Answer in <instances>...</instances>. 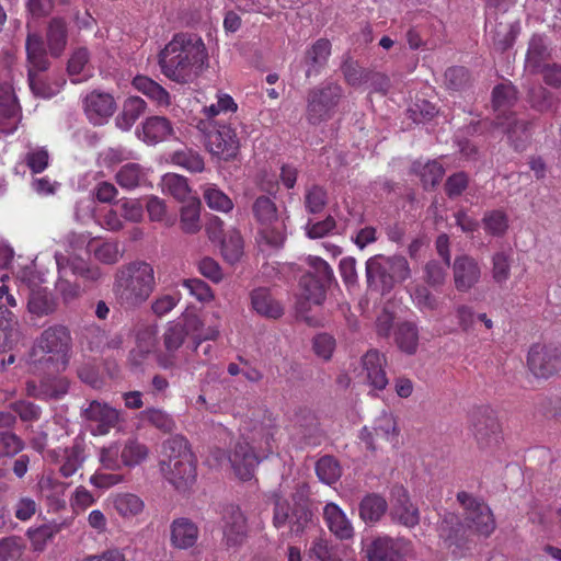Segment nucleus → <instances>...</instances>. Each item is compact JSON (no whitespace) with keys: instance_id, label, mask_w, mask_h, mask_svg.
Masks as SVG:
<instances>
[{"instance_id":"ea45409f","label":"nucleus","mask_w":561,"mask_h":561,"mask_svg":"<svg viewBox=\"0 0 561 561\" xmlns=\"http://www.w3.org/2000/svg\"><path fill=\"white\" fill-rule=\"evenodd\" d=\"M122 463L127 468H135L147 460L149 448L137 438H128L121 449Z\"/></svg>"},{"instance_id":"ddd939ff","label":"nucleus","mask_w":561,"mask_h":561,"mask_svg":"<svg viewBox=\"0 0 561 561\" xmlns=\"http://www.w3.org/2000/svg\"><path fill=\"white\" fill-rule=\"evenodd\" d=\"M197 128L205 134V146L211 156L228 161L238 154L239 138L230 125L215 124L208 127L201 121Z\"/></svg>"},{"instance_id":"e2e57ef3","label":"nucleus","mask_w":561,"mask_h":561,"mask_svg":"<svg viewBox=\"0 0 561 561\" xmlns=\"http://www.w3.org/2000/svg\"><path fill=\"white\" fill-rule=\"evenodd\" d=\"M492 278L493 280L502 285L511 276V254L505 252H496L492 256Z\"/></svg>"},{"instance_id":"4d7b16f0","label":"nucleus","mask_w":561,"mask_h":561,"mask_svg":"<svg viewBox=\"0 0 561 561\" xmlns=\"http://www.w3.org/2000/svg\"><path fill=\"white\" fill-rule=\"evenodd\" d=\"M172 162L190 172H202L205 163L199 153L191 149L175 151L171 157Z\"/></svg>"},{"instance_id":"7c9ffc66","label":"nucleus","mask_w":561,"mask_h":561,"mask_svg":"<svg viewBox=\"0 0 561 561\" xmlns=\"http://www.w3.org/2000/svg\"><path fill=\"white\" fill-rule=\"evenodd\" d=\"M252 309L262 317L277 319L284 312L283 306L272 296L267 288H256L251 291Z\"/></svg>"},{"instance_id":"a878e982","label":"nucleus","mask_w":561,"mask_h":561,"mask_svg":"<svg viewBox=\"0 0 561 561\" xmlns=\"http://www.w3.org/2000/svg\"><path fill=\"white\" fill-rule=\"evenodd\" d=\"M55 462L64 478L73 476L85 460L83 448L79 444L71 447L58 448L53 451Z\"/></svg>"},{"instance_id":"680f3d73","label":"nucleus","mask_w":561,"mask_h":561,"mask_svg":"<svg viewBox=\"0 0 561 561\" xmlns=\"http://www.w3.org/2000/svg\"><path fill=\"white\" fill-rule=\"evenodd\" d=\"M318 478L325 484H332L341 477V467L331 456L321 457L316 465Z\"/></svg>"},{"instance_id":"7ed1b4c3","label":"nucleus","mask_w":561,"mask_h":561,"mask_svg":"<svg viewBox=\"0 0 561 561\" xmlns=\"http://www.w3.org/2000/svg\"><path fill=\"white\" fill-rule=\"evenodd\" d=\"M457 501L463 510L461 522L455 513H446L438 524L439 537L449 545L460 546L471 534L489 537L495 529L490 507L472 494L461 491Z\"/></svg>"},{"instance_id":"864d4df0","label":"nucleus","mask_w":561,"mask_h":561,"mask_svg":"<svg viewBox=\"0 0 561 561\" xmlns=\"http://www.w3.org/2000/svg\"><path fill=\"white\" fill-rule=\"evenodd\" d=\"M413 171L421 178L425 187L435 186L443 179L445 170L437 161H428L422 164L420 161L413 163Z\"/></svg>"},{"instance_id":"f8f14e48","label":"nucleus","mask_w":561,"mask_h":561,"mask_svg":"<svg viewBox=\"0 0 561 561\" xmlns=\"http://www.w3.org/2000/svg\"><path fill=\"white\" fill-rule=\"evenodd\" d=\"M252 210L260 225V242H265L272 248L280 247L284 243L285 236L274 202L270 197L260 196L254 201Z\"/></svg>"},{"instance_id":"f704fd0d","label":"nucleus","mask_w":561,"mask_h":561,"mask_svg":"<svg viewBox=\"0 0 561 561\" xmlns=\"http://www.w3.org/2000/svg\"><path fill=\"white\" fill-rule=\"evenodd\" d=\"M110 500L116 513L125 519L140 515L145 508L144 501L134 493H115L110 496Z\"/></svg>"},{"instance_id":"9d476101","label":"nucleus","mask_w":561,"mask_h":561,"mask_svg":"<svg viewBox=\"0 0 561 561\" xmlns=\"http://www.w3.org/2000/svg\"><path fill=\"white\" fill-rule=\"evenodd\" d=\"M91 239L92 238H90L88 234L75 232H71L65 237L64 242L67 247L68 254L61 252L55 253L56 264L61 277L67 274L68 268H70L73 274L87 279L96 280L101 277L102 272L99 267L89 266L83 261L72 257V255H75L78 250L83 248L89 252V243Z\"/></svg>"},{"instance_id":"a19ab883","label":"nucleus","mask_w":561,"mask_h":561,"mask_svg":"<svg viewBox=\"0 0 561 561\" xmlns=\"http://www.w3.org/2000/svg\"><path fill=\"white\" fill-rule=\"evenodd\" d=\"M331 54V43L328 39H318L307 51V77L319 73L327 64Z\"/></svg>"},{"instance_id":"473e14b6","label":"nucleus","mask_w":561,"mask_h":561,"mask_svg":"<svg viewBox=\"0 0 561 561\" xmlns=\"http://www.w3.org/2000/svg\"><path fill=\"white\" fill-rule=\"evenodd\" d=\"M21 336L20 324L14 313L0 306V350L11 348Z\"/></svg>"},{"instance_id":"37998d69","label":"nucleus","mask_w":561,"mask_h":561,"mask_svg":"<svg viewBox=\"0 0 561 561\" xmlns=\"http://www.w3.org/2000/svg\"><path fill=\"white\" fill-rule=\"evenodd\" d=\"M202 194L207 206L216 211L229 213L233 209L232 199L216 184L206 183L201 186Z\"/></svg>"},{"instance_id":"09e8293b","label":"nucleus","mask_w":561,"mask_h":561,"mask_svg":"<svg viewBox=\"0 0 561 561\" xmlns=\"http://www.w3.org/2000/svg\"><path fill=\"white\" fill-rule=\"evenodd\" d=\"M147 104L139 96L128 98L123 106V112L117 118V125L125 130H128L134 123L146 111Z\"/></svg>"},{"instance_id":"412c9836","label":"nucleus","mask_w":561,"mask_h":561,"mask_svg":"<svg viewBox=\"0 0 561 561\" xmlns=\"http://www.w3.org/2000/svg\"><path fill=\"white\" fill-rule=\"evenodd\" d=\"M224 543L228 548L241 546L248 536L247 519L238 506L229 505L222 513Z\"/></svg>"},{"instance_id":"e433bc0d","label":"nucleus","mask_w":561,"mask_h":561,"mask_svg":"<svg viewBox=\"0 0 561 561\" xmlns=\"http://www.w3.org/2000/svg\"><path fill=\"white\" fill-rule=\"evenodd\" d=\"M133 87L159 106H168L170 104L169 92L162 85L146 76H136L133 79Z\"/></svg>"},{"instance_id":"bb28decb","label":"nucleus","mask_w":561,"mask_h":561,"mask_svg":"<svg viewBox=\"0 0 561 561\" xmlns=\"http://www.w3.org/2000/svg\"><path fill=\"white\" fill-rule=\"evenodd\" d=\"M393 494L392 517L407 527L417 525L420 520L419 510L410 502L407 491L403 488H398Z\"/></svg>"},{"instance_id":"5fc2aeb1","label":"nucleus","mask_w":561,"mask_h":561,"mask_svg":"<svg viewBox=\"0 0 561 561\" xmlns=\"http://www.w3.org/2000/svg\"><path fill=\"white\" fill-rule=\"evenodd\" d=\"M375 436L380 437L387 442L396 443L399 435L397 421L394 416L383 411L374 422L373 426Z\"/></svg>"},{"instance_id":"a18cd8bd","label":"nucleus","mask_w":561,"mask_h":561,"mask_svg":"<svg viewBox=\"0 0 561 561\" xmlns=\"http://www.w3.org/2000/svg\"><path fill=\"white\" fill-rule=\"evenodd\" d=\"M161 190L164 194L171 195L176 201L184 203L192 197L191 188L186 178L176 173H167L161 179Z\"/></svg>"},{"instance_id":"4468645a","label":"nucleus","mask_w":561,"mask_h":561,"mask_svg":"<svg viewBox=\"0 0 561 561\" xmlns=\"http://www.w3.org/2000/svg\"><path fill=\"white\" fill-rule=\"evenodd\" d=\"M310 272L301 277L302 296L313 305H321L325 299L327 286L333 279V271L330 265L319 256H309Z\"/></svg>"},{"instance_id":"cd10ccee","label":"nucleus","mask_w":561,"mask_h":561,"mask_svg":"<svg viewBox=\"0 0 561 561\" xmlns=\"http://www.w3.org/2000/svg\"><path fill=\"white\" fill-rule=\"evenodd\" d=\"M492 95L493 107L496 113L495 124L504 125V119H510L511 115H514L510 110L517 99L516 90L510 83H502L494 88Z\"/></svg>"},{"instance_id":"39448f33","label":"nucleus","mask_w":561,"mask_h":561,"mask_svg":"<svg viewBox=\"0 0 561 561\" xmlns=\"http://www.w3.org/2000/svg\"><path fill=\"white\" fill-rule=\"evenodd\" d=\"M154 286L152 265L144 261H135L117 270L114 293L122 305L138 306L149 298Z\"/></svg>"},{"instance_id":"c03bdc74","label":"nucleus","mask_w":561,"mask_h":561,"mask_svg":"<svg viewBox=\"0 0 561 561\" xmlns=\"http://www.w3.org/2000/svg\"><path fill=\"white\" fill-rule=\"evenodd\" d=\"M202 203L197 197H190L181 208L180 224L186 233H195L201 229Z\"/></svg>"},{"instance_id":"0e129e2a","label":"nucleus","mask_w":561,"mask_h":561,"mask_svg":"<svg viewBox=\"0 0 561 561\" xmlns=\"http://www.w3.org/2000/svg\"><path fill=\"white\" fill-rule=\"evenodd\" d=\"M99 461L104 470L117 471L124 465L122 463L121 448L117 443L102 447L99 450Z\"/></svg>"},{"instance_id":"20e7f679","label":"nucleus","mask_w":561,"mask_h":561,"mask_svg":"<svg viewBox=\"0 0 561 561\" xmlns=\"http://www.w3.org/2000/svg\"><path fill=\"white\" fill-rule=\"evenodd\" d=\"M72 336L68 327L54 324L46 328L35 340L30 353L31 369L36 373L64 371L72 354Z\"/></svg>"},{"instance_id":"423d86ee","label":"nucleus","mask_w":561,"mask_h":561,"mask_svg":"<svg viewBox=\"0 0 561 561\" xmlns=\"http://www.w3.org/2000/svg\"><path fill=\"white\" fill-rule=\"evenodd\" d=\"M160 468L163 477L178 490L186 489L196 478V459L183 436L163 443Z\"/></svg>"},{"instance_id":"393cba45","label":"nucleus","mask_w":561,"mask_h":561,"mask_svg":"<svg viewBox=\"0 0 561 561\" xmlns=\"http://www.w3.org/2000/svg\"><path fill=\"white\" fill-rule=\"evenodd\" d=\"M323 518L330 531L341 540L354 536V527L345 512L335 503H327L323 507Z\"/></svg>"},{"instance_id":"052dcab7","label":"nucleus","mask_w":561,"mask_h":561,"mask_svg":"<svg viewBox=\"0 0 561 561\" xmlns=\"http://www.w3.org/2000/svg\"><path fill=\"white\" fill-rule=\"evenodd\" d=\"M482 222L486 233L492 236H503L508 229V217L500 209L486 211Z\"/></svg>"},{"instance_id":"603ef678","label":"nucleus","mask_w":561,"mask_h":561,"mask_svg":"<svg viewBox=\"0 0 561 561\" xmlns=\"http://www.w3.org/2000/svg\"><path fill=\"white\" fill-rule=\"evenodd\" d=\"M238 110V104L227 93H218L217 102L211 103L203 108V114L207 121H204L208 127L214 126L216 123L213 121L216 116L222 113H234Z\"/></svg>"},{"instance_id":"69168bd1","label":"nucleus","mask_w":561,"mask_h":561,"mask_svg":"<svg viewBox=\"0 0 561 561\" xmlns=\"http://www.w3.org/2000/svg\"><path fill=\"white\" fill-rule=\"evenodd\" d=\"M528 101L531 107L539 112L549 111L556 104L553 94L541 85H537L529 90Z\"/></svg>"},{"instance_id":"774afa93","label":"nucleus","mask_w":561,"mask_h":561,"mask_svg":"<svg viewBox=\"0 0 561 561\" xmlns=\"http://www.w3.org/2000/svg\"><path fill=\"white\" fill-rule=\"evenodd\" d=\"M345 81L352 87L368 82L369 70L362 68L356 61L347 58L342 65Z\"/></svg>"},{"instance_id":"c9c22d12","label":"nucleus","mask_w":561,"mask_h":561,"mask_svg":"<svg viewBox=\"0 0 561 561\" xmlns=\"http://www.w3.org/2000/svg\"><path fill=\"white\" fill-rule=\"evenodd\" d=\"M388 510L386 499L377 493L365 495L359 503V517L366 524H375L381 519Z\"/></svg>"},{"instance_id":"338daca9","label":"nucleus","mask_w":561,"mask_h":561,"mask_svg":"<svg viewBox=\"0 0 561 561\" xmlns=\"http://www.w3.org/2000/svg\"><path fill=\"white\" fill-rule=\"evenodd\" d=\"M328 203L327 191L319 186L313 185L309 187L305 193V206L306 209L311 214L321 213Z\"/></svg>"},{"instance_id":"49530a36","label":"nucleus","mask_w":561,"mask_h":561,"mask_svg":"<svg viewBox=\"0 0 561 561\" xmlns=\"http://www.w3.org/2000/svg\"><path fill=\"white\" fill-rule=\"evenodd\" d=\"M89 253L103 264H115L122 256L117 242L101 241L98 238L90 240Z\"/></svg>"},{"instance_id":"79ce46f5","label":"nucleus","mask_w":561,"mask_h":561,"mask_svg":"<svg viewBox=\"0 0 561 561\" xmlns=\"http://www.w3.org/2000/svg\"><path fill=\"white\" fill-rule=\"evenodd\" d=\"M115 179L122 188L133 190L147 181V170L138 163H126L117 171Z\"/></svg>"},{"instance_id":"f03ea898","label":"nucleus","mask_w":561,"mask_h":561,"mask_svg":"<svg viewBox=\"0 0 561 561\" xmlns=\"http://www.w3.org/2000/svg\"><path fill=\"white\" fill-rule=\"evenodd\" d=\"M158 62L169 80L186 84L196 80L207 67L208 53L199 36L180 33L159 53Z\"/></svg>"},{"instance_id":"bf43d9fd","label":"nucleus","mask_w":561,"mask_h":561,"mask_svg":"<svg viewBox=\"0 0 561 561\" xmlns=\"http://www.w3.org/2000/svg\"><path fill=\"white\" fill-rule=\"evenodd\" d=\"M25 551L21 537L9 536L0 539V561H18Z\"/></svg>"},{"instance_id":"2f4dec72","label":"nucleus","mask_w":561,"mask_h":561,"mask_svg":"<svg viewBox=\"0 0 561 561\" xmlns=\"http://www.w3.org/2000/svg\"><path fill=\"white\" fill-rule=\"evenodd\" d=\"M173 135L171 122L162 116H152L142 123V133L139 137L148 145L169 139Z\"/></svg>"},{"instance_id":"6e6552de","label":"nucleus","mask_w":561,"mask_h":561,"mask_svg":"<svg viewBox=\"0 0 561 561\" xmlns=\"http://www.w3.org/2000/svg\"><path fill=\"white\" fill-rule=\"evenodd\" d=\"M25 49L28 64L30 89L35 95L44 99L54 96L59 91V85H50L39 76V72L45 71L49 66L42 36L37 33L28 32Z\"/></svg>"},{"instance_id":"9b49d317","label":"nucleus","mask_w":561,"mask_h":561,"mask_svg":"<svg viewBox=\"0 0 561 561\" xmlns=\"http://www.w3.org/2000/svg\"><path fill=\"white\" fill-rule=\"evenodd\" d=\"M198 323L199 320L195 316L181 317L167 323L162 335L164 353L158 356V364L162 368L170 369L178 366L175 353L185 342L190 329L195 328Z\"/></svg>"},{"instance_id":"72a5a7b5","label":"nucleus","mask_w":561,"mask_h":561,"mask_svg":"<svg viewBox=\"0 0 561 561\" xmlns=\"http://www.w3.org/2000/svg\"><path fill=\"white\" fill-rule=\"evenodd\" d=\"M67 70L73 83L83 82L93 76V67L85 47H78L72 51Z\"/></svg>"},{"instance_id":"8fccbe9b","label":"nucleus","mask_w":561,"mask_h":561,"mask_svg":"<svg viewBox=\"0 0 561 561\" xmlns=\"http://www.w3.org/2000/svg\"><path fill=\"white\" fill-rule=\"evenodd\" d=\"M27 309L36 317H44L56 310V302L46 289H33L28 298Z\"/></svg>"},{"instance_id":"58836bf2","label":"nucleus","mask_w":561,"mask_h":561,"mask_svg":"<svg viewBox=\"0 0 561 561\" xmlns=\"http://www.w3.org/2000/svg\"><path fill=\"white\" fill-rule=\"evenodd\" d=\"M46 42L51 56L58 57L61 55L67 44V27L62 19L54 18L50 20L46 32Z\"/></svg>"},{"instance_id":"c756f323","label":"nucleus","mask_w":561,"mask_h":561,"mask_svg":"<svg viewBox=\"0 0 561 561\" xmlns=\"http://www.w3.org/2000/svg\"><path fill=\"white\" fill-rule=\"evenodd\" d=\"M369 561H403L402 543L389 537H378L368 550Z\"/></svg>"},{"instance_id":"f3484780","label":"nucleus","mask_w":561,"mask_h":561,"mask_svg":"<svg viewBox=\"0 0 561 561\" xmlns=\"http://www.w3.org/2000/svg\"><path fill=\"white\" fill-rule=\"evenodd\" d=\"M527 364L536 377L549 378L561 371V350L535 344L528 352Z\"/></svg>"},{"instance_id":"4be33fe9","label":"nucleus","mask_w":561,"mask_h":561,"mask_svg":"<svg viewBox=\"0 0 561 561\" xmlns=\"http://www.w3.org/2000/svg\"><path fill=\"white\" fill-rule=\"evenodd\" d=\"M20 121L21 107L12 83H0V131L12 134Z\"/></svg>"},{"instance_id":"aec40b11","label":"nucleus","mask_w":561,"mask_h":561,"mask_svg":"<svg viewBox=\"0 0 561 561\" xmlns=\"http://www.w3.org/2000/svg\"><path fill=\"white\" fill-rule=\"evenodd\" d=\"M386 365V356L370 350L360 359L358 377L374 390H383L388 385Z\"/></svg>"},{"instance_id":"13d9d810","label":"nucleus","mask_w":561,"mask_h":561,"mask_svg":"<svg viewBox=\"0 0 561 561\" xmlns=\"http://www.w3.org/2000/svg\"><path fill=\"white\" fill-rule=\"evenodd\" d=\"M414 306L422 312H433L439 309L440 300L425 286H416L411 293Z\"/></svg>"},{"instance_id":"c85d7f7f","label":"nucleus","mask_w":561,"mask_h":561,"mask_svg":"<svg viewBox=\"0 0 561 561\" xmlns=\"http://www.w3.org/2000/svg\"><path fill=\"white\" fill-rule=\"evenodd\" d=\"M171 543L178 549L193 547L198 538V527L188 518H176L170 526Z\"/></svg>"},{"instance_id":"b1692460","label":"nucleus","mask_w":561,"mask_h":561,"mask_svg":"<svg viewBox=\"0 0 561 561\" xmlns=\"http://www.w3.org/2000/svg\"><path fill=\"white\" fill-rule=\"evenodd\" d=\"M453 274L456 289L466 293L479 283L481 268L473 257L461 255L454 261Z\"/></svg>"},{"instance_id":"f257e3e1","label":"nucleus","mask_w":561,"mask_h":561,"mask_svg":"<svg viewBox=\"0 0 561 561\" xmlns=\"http://www.w3.org/2000/svg\"><path fill=\"white\" fill-rule=\"evenodd\" d=\"M240 431V438L229 455L217 448L210 451L207 461L216 466L227 462L240 480L248 481L260 461L273 451L276 427L268 420L267 423L245 422Z\"/></svg>"},{"instance_id":"5701e85b","label":"nucleus","mask_w":561,"mask_h":561,"mask_svg":"<svg viewBox=\"0 0 561 561\" xmlns=\"http://www.w3.org/2000/svg\"><path fill=\"white\" fill-rule=\"evenodd\" d=\"M83 108L91 123L101 125L113 115L115 101L108 93L92 91L84 98Z\"/></svg>"},{"instance_id":"3c124183","label":"nucleus","mask_w":561,"mask_h":561,"mask_svg":"<svg viewBox=\"0 0 561 561\" xmlns=\"http://www.w3.org/2000/svg\"><path fill=\"white\" fill-rule=\"evenodd\" d=\"M396 343L398 347L408 354L415 353L419 343L417 329L413 323L404 322L396 330Z\"/></svg>"},{"instance_id":"0eeeda50","label":"nucleus","mask_w":561,"mask_h":561,"mask_svg":"<svg viewBox=\"0 0 561 561\" xmlns=\"http://www.w3.org/2000/svg\"><path fill=\"white\" fill-rule=\"evenodd\" d=\"M307 490L300 486L290 500L276 496L274 504L273 524L277 529L288 528L290 535L304 533L311 519V513L306 504Z\"/></svg>"},{"instance_id":"a211bd4d","label":"nucleus","mask_w":561,"mask_h":561,"mask_svg":"<svg viewBox=\"0 0 561 561\" xmlns=\"http://www.w3.org/2000/svg\"><path fill=\"white\" fill-rule=\"evenodd\" d=\"M82 415L89 423L91 433L95 436L108 434L119 422V411L98 400L91 401L83 410Z\"/></svg>"},{"instance_id":"2eb2a0df","label":"nucleus","mask_w":561,"mask_h":561,"mask_svg":"<svg viewBox=\"0 0 561 561\" xmlns=\"http://www.w3.org/2000/svg\"><path fill=\"white\" fill-rule=\"evenodd\" d=\"M473 435L480 450L485 454L496 453L503 443L502 426L493 412H479L473 421Z\"/></svg>"},{"instance_id":"4c0bfd02","label":"nucleus","mask_w":561,"mask_h":561,"mask_svg":"<svg viewBox=\"0 0 561 561\" xmlns=\"http://www.w3.org/2000/svg\"><path fill=\"white\" fill-rule=\"evenodd\" d=\"M507 134L508 140L516 150H523L530 138V123L517 119L511 115L510 119H504V125H500Z\"/></svg>"},{"instance_id":"1a4fd4ad","label":"nucleus","mask_w":561,"mask_h":561,"mask_svg":"<svg viewBox=\"0 0 561 561\" xmlns=\"http://www.w3.org/2000/svg\"><path fill=\"white\" fill-rule=\"evenodd\" d=\"M411 275L410 266L403 256H375L366 262V276L370 285L380 286L390 290L396 283L408 279Z\"/></svg>"},{"instance_id":"6e6d98bb","label":"nucleus","mask_w":561,"mask_h":561,"mask_svg":"<svg viewBox=\"0 0 561 561\" xmlns=\"http://www.w3.org/2000/svg\"><path fill=\"white\" fill-rule=\"evenodd\" d=\"M44 400L61 399L69 390L70 381L64 376H47L42 379Z\"/></svg>"},{"instance_id":"6ab92c4d","label":"nucleus","mask_w":561,"mask_h":561,"mask_svg":"<svg viewBox=\"0 0 561 561\" xmlns=\"http://www.w3.org/2000/svg\"><path fill=\"white\" fill-rule=\"evenodd\" d=\"M209 238L219 241L221 253L229 263L237 262L243 253V240L239 231L230 229L225 231L224 222L215 217L207 227Z\"/></svg>"},{"instance_id":"de8ad7c7","label":"nucleus","mask_w":561,"mask_h":561,"mask_svg":"<svg viewBox=\"0 0 561 561\" xmlns=\"http://www.w3.org/2000/svg\"><path fill=\"white\" fill-rule=\"evenodd\" d=\"M547 57L548 49L545 38L540 35H534L529 42L526 55V69L533 73L538 72Z\"/></svg>"},{"instance_id":"dca6fc26","label":"nucleus","mask_w":561,"mask_h":561,"mask_svg":"<svg viewBox=\"0 0 561 561\" xmlns=\"http://www.w3.org/2000/svg\"><path fill=\"white\" fill-rule=\"evenodd\" d=\"M342 94V88L336 83H329L320 89L312 90L308 103L309 122L318 124L330 118Z\"/></svg>"}]
</instances>
